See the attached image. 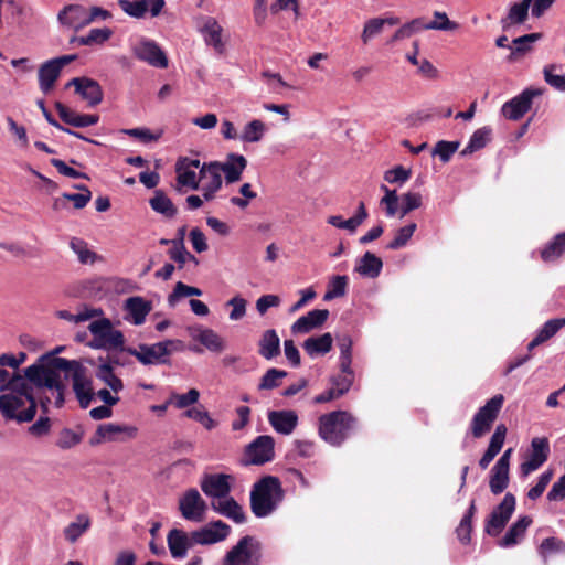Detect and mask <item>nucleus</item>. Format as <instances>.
<instances>
[{"label": "nucleus", "instance_id": "nucleus-1", "mask_svg": "<svg viewBox=\"0 0 565 565\" xmlns=\"http://www.w3.org/2000/svg\"><path fill=\"white\" fill-rule=\"evenodd\" d=\"M62 373L65 380L72 381V388L78 404L86 409L94 399L95 393L87 369L79 361L44 354L36 363L25 369L26 377L38 388H46L51 392L56 407H62L65 402L66 385L61 379Z\"/></svg>", "mask_w": 565, "mask_h": 565}, {"label": "nucleus", "instance_id": "nucleus-2", "mask_svg": "<svg viewBox=\"0 0 565 565\" xmlns=\"http://www.w3.org/2000/svg\"><path fill=\"white\" fill-rule=\"evenodd\" d=\"M284 498L285 490L278 477H262L252 487L250 510L256 518H266L278 509Z\"/></svg>", "mask_w": 565, "mask_h": 565}, {"label": "nucleus", "instance_id": "nucleus-3", "mask_svg": "<svg viewBox=\"0 0 565 565\" xmlns=\"http://www.w3.org/2000/svg\"><path fill=\"white\" fill-rule=\"evenodd\" d=\"M358 419L348 411H333L318 418L319 437L333 447H340L354 431Z\"/></svg>", "mask_w": 565, "mask_h": 565}, {"label": "nucleus", "instance_id": "nucleus-4", "mask_svg": "<svg viewBox=\"0 0 565 565\" xmlns=\"http://www.w3.org/2000/svg\"><path fill=\"white\" fill-rule=\"evenodd\" d=\"M88 330L93 334L92 348L103 349L108 352H127L124 333L120 330L114 329L108 318L92 321L88 326Z\"/></svg>", "mask_w": 565, "mask_h": 565}, {"label": "nucleus", "instance_id": "nucleus-5", "mask_svg": "<svg viewBox=\"0 0 565 565\" xmlns=\"http://www.w3.org/2000/svg\"><path fill=\"white\" fill-rule=\"evenodd\" d=\"M262 561V542L256 536L245 535L226 552L223 565H260Z\"/></svg>", "mask_w": 565, "mask_h": 565}, {"label": "nucleus", "instance_id": "nucleus-6", "mask_svg": "<svg viewBox=\"0 0 565 565\" xmlns=\"http://www.w3.org/2000/svg\"><path fill=\"white\" fill-rule=\"evenodd\" d=\"M0 413L8 420L31 422L36 413V401L26 394H3L0 396Z\"/></svg>", "mask_w": 565, "mask_h": 565}, {"label": "nucleus", "instance_id": "nucleus-7", "mask_svg": "<svg viewBox=\"0 0 565 565\" xmlns=\"http://www.w3.org/2000/svg\"><path fill=\"white\" fill-rule=\"evenodd\" d=\"M181 341L164 340L153 344H139L137 348H127V353L135 356L143 365L167 364L172 351L177 350Z\"/></svg>", "mask_w": 565, "mask_h": 565}, {"label": "nucleus", "instance_id": "nucleus-8", "mask_svg": "<svg viewBox=\"0 0 565 565\" xmlns=\"http://www.w3.org/2000/svg\"><path fill=\"white\" fill-rule=\"evenodd\" d=\"M503 403L504 396L502 394H497L478 409L470 424V430L473 438L479 439L491 430Z\"/></svg>", "mask_w": 565, "mask_h": 565}, {"label": "nucleus", "instance_id": "nucleus-9", "mask_svg": "<svg viewBox=\"0 0 565 565\" xmlns=\"http://www.w3.org/2000/svg\"><path fill=\"white\" fill-rule=\"evenodd\" d=\"M275 458V440L269 435L257 436L244 450L242 463L244 466H262Z\"/></svg>", "mask_w": 565, "mask_h": 565}, {"label": "nucleus", "instance_id": "nucleus-10", "mask_svg": "<svg viewBox=\"0 0 565 565\" xmlns=\"http://www.w3.org/2000/svg\"><path fill=\"white\" fill-rule=\"evenodd\" d=\"M77 58L76 54L62 55L40 65L38 71L39 87L43 94H49L60 78L64 66Z\"/></svg>", "mask_w": 565, "mask_h": 565}, {"label": "nucleus", "instance_id": "nucleus-11", "mask_svg": "<svg viewBox=\"0 0 565 565\" xmlns=\"http://www.w3.org/2000/svg\"><path fill=\"white\" fill-rule=\"evenodd\" d=\"M198 31L203 36L204 43L213 47L216 54L223 55L226 51L223 41V28L217 20L210 15H201L196 20Z\"/></svg>", "mask_w": 565, "mask_h": 565}, {"label": "nucleus", "instance_id": "nucleus-12", "mask_svg": "<svg viewBox=\"0 0 565 565\" xmlns=\"http://www.w3.org/2000/svg\"><path fill=\"white\" fill-rule=\"evenodd\" d=\"M543 92V88L524 89L520 95L503 104V116L510 120L521 119L531 109L533 98L541 96Z\"/></svg>", "mask_w": 565, "mask_h": 565}, {"label": "nucleus", "instance_id": "nucleus-13", "mask_svg": "<svg viewBox=\"0 0 565 565\" xmlns=\"http://www.w3.org/2000/svg\"><path fill=\"white\" fill-rule=\"evenodd\" d=\"M233 480V476L226 473H205L200 481V487L206 497L218 500L231 493Z\"/></svg>", "mask_w": 565, "mask_h": 565}, {"label": "nucleus", "instance_id": "nucleus-14", "mask_svg": "<svg viewBox=\"0 0 565 565\" xmlns=\"http://www.w3.org/2000/svg\"><path fill=\"white\" fill-rule=\"evenodd\" d=\"M179 510L185 520L200 522L206 511V503L200 492L195 488H191L179 499Z\"/></svg>", "mask_w": 565, "mask_h": 565}, {"label": "nucleus", "instance_id": "nucleus-15", "mask_svg": "<svg viewBox=\"0 0 565 565\" xmlns=\"http://www.w3.org/2000/svg\"><path fill=\"white\" fill-rule=\"evenodd\" d=\"M231 526L222 520L211 521L205 526L192 531V539L195 544L211 545L222 542L231 534Z\"/></svg>", "mask_w": 565, "mask_h": 565}, {"label": "nucleus", "instance_id": "nucleus-16", "mask_svg": "<svg viewBox=\"0 0 565 565\" xmlns=\"http://www.w3.org/2000/svg\"><path fill=\"white\" fill-rule=\"evenodd\" d=\"M550 443L546 437H534L531 441L530 454L521 463V472L524 476L537 470L550 456Z\"/></svg>", "mask_w": 565, "mask_h": 565}, {"label": "nucleus", "instance_id": "nucleus-17", "mask_svg": "<svg viewBox=\"0 0 565 565\" xmlns=\"http://www.w3.org/2000/svg\"><path fill=\"white\" fill-rule=\"evenodd\" d=\"M119 8L129 17L141 19L149 11L158 17L166 6L164 0H118Z\"/></svg>", "mask_w": 565, "mask_h": 565}, {"label": "nucleus", "instance_id": "nucleus-18", "mask_svg": "<svg viewBox=\"0 0 565 565\" xmlns=\"http://www.w3.org/2000/svg\"><path fill=\"white\" fill-rule=\"evenodd\" d=\"M134 54L138 60L147 62L151 66L159 68L168 67V57L154 41H141L138 45L135 46Z\"/></svg>", "mask_w": 565, "mask_h": 565}, {"label": "nucleus", "instance_id": "nucleus-19", "mask_svg": "<svg viewBox=\"0 0 565 565\" xmlns=\"http://www.w3.org/2000/svg\"><path fill=\"white\" fill-rule=\"evenodd\" d=\"M74 86L75 93L94 107L102 103L104 93L99 83L88 77H75L66 84V88Z\"/></svg>", "mask_w": 565, "mask_h": 565}, {"label": "nucleus", "instance_id": "nucleus-20", "mask_svg": "<svg viewBox=\"0 0 565 565\" xmlns=\"http://www.w3.org/2000/svg\"><path fill=\"white\" fill-rule=\"evenodd\" d=\"M119 434H126L129 438H134L137 435V428L113 423L99 425L95 434L90 437L89 445L97 446L104 441L119 440Z\"/></svg>", "mask_w": 565, "mask_h": 565}, {"label": "nucleus", "instance_id": "nucleus-21", "mask_svg": "<svg viewBox=\"0 0 565 565\" xmlns=\"http://www.w3.org/2000/svg\"><path fill=\"white\" fill-rule=\"evenodd\" d=\"M328 309H313L301 316L291 324L292 334H307L315 329L322 327L329 318Z\"/></svg>", "mask_w": 565, "mask_h": 565}, {"label": "nucleus", "instance_id": "nucleus-22", "mask_svg": "<svg viewBox=\"0 0 565 565\" xmlns=\"http://www.w3.org/2000/svg\"><path fill=\"white\" fill-rule=\"evenodd\" d=\"M57 19L62 25L78 31L89 25L87 9L81 4L65 6L58 13Z\"/></svg>", "mask_w": 565, "mask_h": 565}, {"label": "nucleus", "instance_id": "nucleus-23", "mask_svg": "<svg viewBox=\"0 0 565 565\" xmlns=\"http://www.w3.org/2000/svg\"><path fill=\"white\" fill-rule=\"evenodd\" d=\"M167 543L173 558L185 557L188 550L195 545L192 532L188 534L183 530L172 529L167 535Z\"/></svg>", "mask_w": 565, "mask_h": 565}, {"label": "nucleus", "instance_id": "nucleus-24", "mask_svg": "<svg viewBox=\"0 0 565 565\" xmlns=\"http://www.w3.org/2000/svg\"><path fill=\"white\" fill-rule=\"evenodd\" d=\"M211 508L216 513L234 521L237 524H242L246 521V514L238 502L230 494L226 498L212 500Z\"/></svg>", "mask_w": 565, "mask_h": 565}, {"label": "nucleus", "instance_id": "nucleus-25", "mask_svg": "<svg viewBox=\"0 0 565 565\" xmlns=\"http://www.w3.org/2000/svg\"><path fill=\"white\" fill-rule=\"evenodd\" d=\"M200 167L199 159L180 158L175 164L177 180L183 186H189L193 190L199 189V180L196 179L195 170Z\"/></svg>", "mask_w": 565, "mask_h": 565}, {"label": "nucleus", "instance_id": "nucleus-26", "mask_svg": "<svg viewBox=\"0 0 565 565\" xmlns=\"http://www.w3.org/2000/svg\"><path fill=\"white\" fill-rule=\"evenodd\" d=\"M268 422L275 431L290 435L297 427L298 415L295 411H271L268 413Z\"/></svg>", "mask_w": 565, "mask_h": 565}, {"label": "nucleus", "instance_id": "nucleus-27", "mask_svg": "<svg viewBox=\"0 0 565 565\" xmlns=\"http://www.w3.org/2000/svg\"><path fill=\"white\" fill-rule=\"evenodd\" d=\"M508 428L504 424H500L495 427L493 435L490 438L489 446L482 457L479 460V467L481 469H487L490 462L497 457V455L501 451Z\"/></svg>", "mask_w": 565, "mask_h": 565}, {"label": "nucleus", "instance_id": "nucleus-28", "mask_svg": "<svg viewBox=\"0 0 565 565\" xmlns=\"http://www.w3.org/2000/svg\"><path fill=\"white\" fill-rule=\"evenodd\" d=\"M124 309L130 317V321L136 324H142L146 317L151 311V302L145 300L142 297L134 296L125 301Z\"/></svg>", "mask_w": 565, "mask_h": 565}, {"label": "nucleus", "instance_id": "nucleus-29", "mask_svg": "<svg viewBox=\"0 0 565 565\" xmlns=\"http://www.w3.org/2000/svg\"><path fill=\"white\" fill-rule=\"evenodd\" d=\"M247 166V160L244 156L237 153L227 154L226 162H218L220 172L225 173L227 183H234L242 177L244 169Z\"/></svg>", "mask_w": 565, "mask_h": 565}, {"label": "nucleus", "instance_id": "nucleus-30", "mask_svg": "<svg viewBox=\"0 0 565 565\" xmlns=\"http://www.w3.org/2000/svg\"><path fill=\"white\" fill-rule=\"evenodd\" d=\"M333 338L330 332L318 337H310L302 343V349L310 358L326 355L332 350Z\"/></svg>", "mask_w": 565, "mask_h": 565}, {"label": "nucleus", "instance_id": "nucleus-31", "mask_svg": "<svg viewBox=\"0 0 565 565\" xmlns=\"http://www.w3.org/2000/svg\"><path fill=\"white\" fill-rule=\"evenodd\" d=\"M258 353L266 360H273L280 354V339L274 329L263 332L258 342Z\"/></svg>", "mask_w": 565, "mask_h": 565}, {"label": "nucleus", "instance_id": "nucleus-32", "mask_svg": "<svg viewBox=\"0 0 565 565\" xmlns=\"http://www.w3.org/2000/svg\"><path fill=\"white\" fill-rule=\"evenodd\" d=\"M383 268V262L380 257L371 252H366L360 257L355 264L354 271L363 277L376 278Z\"/></svg>", "mask_w": 565, "mask_h": 565}, {"label": "nucleus", "instance_id": "nucleus-33", "mask_svg": "<svg viewBox=\"0 0 565 565\" xmlns=\"http://www.w3.org/2000/svg\"><path fill=\"white\" fill-rule=\"evenodd\" d=\"M531 3L532 0H522L511 4L508 14L501 19L502 29L507 30L512 25L524 23L529 17Z\"/></svg>", "mask_w": 565, "mask_h": 565}, {"label": "nucleus", "instance_id": "nucleus-34", "mask_svg": "<svg viewBox=\"0 0 565 565\" xmlns=\"http://www.w3.org/2000/svg\"><path fill=\"white\" fill-rule=\"evenodd\" d=\"M565 326V318H556L547 320L543 327L537 331L533 340L527 344V351L531 352L534 348L548 341Z\"/></svg>", "mask_w": 565, "mask_h": 565}, {"label": "nucleus", "instance_id": "nucleus-35", "mask_svg": "<svg viewBox=\"0 0 565 565\" xmlns=\"http://www.w3.org/2000/svg\"><path fill=\"white\" fill-rule=\"evenodd\" d=\"M543 36L542 33H529L519 38H515L512 41V45L510 46V54L507 57L509 62L516 61L520 56L525 55L530 51H532V45L536 41L541 40Z\"/></svg>", "mask_w": 565, "mask_h": 565}, {"label": "nucleus", "instance_id": "nucleus-36", "mask_svg": "<svg viewBox=\"0 0 565 565\" xmlns=\"http://www.w3.org/2000/svg\"><path fill=\"white\" fill-rule=\"evenodd\" d=\"M531 524L532 519L530 516L523 515L519 518V520L509 527L508 532L500 541V546L510 547L518 544L519 540L524 536Z\"/></svg>", "mask_w": 565, "mask_h": 565}, {"label": "nucleus", "instance_id": "nucleus-37", "mask_svg": "<svg viewBox=\"0 0 565 565\" xmlns=\"http://www.w3.org/2000/svg\"><path fill=\"white\" fill-rule=\"evenodd\" d=\"M565 254V232L556 234L551 242L540 249V257L544 263H552Z\"/></svg>", "mask_w": 565, "mask_h": 565}, {"label": "nucleus", "instance_id": "nucleus-38", "mask_svg": "<svg viewBox=\"0 0 565 565\" xmlns=\"http://www.w3.org/2000/svg\"><path fill=\"white\" fill-rule=\"evenodd\" d=\"M149 204L154 212L162 214L167 218H172L178 213V209L171 199L161 190L154 191L153 196L149 200Z\"/></svg>", "mask_w": 565, "mask_h": 565}, {"label": "nucleus", "instance_id": "nucleus-39", "mask_svg": "<svg viewBox=\"0 0 565 565\" xmlns=\"http://www.w3.org/2000/svg\"><path fill=\"white\" fill-rule=\"evenodd\" d=\"M113 31L109 28L92 29L87 35L71 38L70 43L88 46L103 44L108 41Z\"/></svg>", "mask_w": 565, "mask_h": 565}, {"label": "nucleus", "instance_id": "nucleus-40", "mask_svg": "<svg viewBox=\"0 0 565 565\" xmlns=\"http://www.w3.org/2000/svg\"><path fill=\"white\" fill-rule=\"evenodd\" d=\"M95 375L109 386L113 392L118 393L124 390L122 381L115 374L109 363H99L96 367Z\"/></svg>", "mask_w": 565, "mask_h": 565}, {"label": "nucleus", "instance_id": "nucleus-41", "mask_svg": "<svg viewBox=\"0 0 565 565\" xmlns=\"http://www.w3.org/2000/svg\"><path fill=\"white\" fill-rule=\"evenodd\" d=\"M492 129L490 127H481L477 129L472 136L468 145L460 152L461 156L472 154L473 152L484 148L488 142L491 140Z\"/></svg>", "mask_w": 565, "mask_h": 565}, {"label": "nucleus", "instance_id": "nucleus-42", "mask_svg": "<svg viewBox=\"0 0 565 565\" xmlns=\"http://www.w3.org/2000/svg\"><path fill=\"white\" fill-rule=\"evenodd\" d=\"M70 247L77 255L78 262L83 265H93L99 258L83 238L72 237Z\"/></svg>", "mask_w": 565, "mask_h": 565}, {"label": "nucleus", "instance_id": "nucleus-43", "mask_svg": "<svg viewBox=\"0 0 565 565\" xmlns=\"http://www.w3.org/2000/svg\"><path fill=\"white\" fill-rule=\"evenodd\" d=\"M200 180L203 181V185L210 186L214 190H220L222 186V175L218 168V161L204 163L200 169Z\"/></svg>", "mask_w": 565, "mask_h": 565}, {"label": "nucleus", "instance_id": "nucleus-44", "mask_svg": "<svg viewBox=\"0 0 565 565\" xmlns=\"http://www.w3.org/2000/svg\"><path fill=\"white\" fill-rule=\"evenodd\" d=\"M90 527V519L86 514H78L74 522L64 529V537L70 543H75Z\"/></svg>", "mask_w": 565, "mask_h": 565}, {"label": "nucleus", "instance_id": "nucleus-45", "mask_svg": "<svg viewBox=\"0 0 565 565\" xmlns=\"http://www.w3.org/2000/svg\"><path fill=\"white\" fill-rule=\"evenodd\" d=\"M476 513L475 500L471 501L467 512L456 529L457 537L462 544H468L472 532V518Z\"/></svg>", "mask_w": 565, "mask_h": 565}, {"label": "nucleus", "instance_id": "nucleus-46", "mask_svg": "<svg viewBox=\"0 0 565 565\" xmlns=\"http://www.w3.org/2000/svg\"><path fill=\"white\" fill-rule=\"evenodd\" d=\"M38 387L34 383H32L26 375L14 374L9 381L7 385L1 386V390L9 388L11 392L9 394H26L34 396L33 387Z\"/></svg>", "mask_w": 565, "mask_h": 565}, {"label": "nucleus", "instance_id": "nucleus-47", "mask_svg": "<svg viewBox=\"0 0 565 565\" xmlns=\"http://www.w3.org/2000/svg\"><path fill=\"white\" fill-rule=\"evenodd\" d=\"M417 228L416 223H411L406 226L398 228L395 237L386 245L390 250H397L407 245Z\"/></svg>", "mask_w": 565, "mask_h": 565}, {"label": "nucleus", "instance_id": "nucleus-48", "mask_svg": "<svg viewBox=\"0 0 565 565\" xmlns=\"http://www.w3.org/2000/svg\"><path fill=\"white\" fill-rule=\"evenodd\" d=\"M265 131V124L259 119H254L244 127L239 139L244 142H258L264 137Z\"/></svg>", "mask_w": 565, "mask_h": 565}, {"label": "nucleus", "instance_id": "nucleus-49", "mask_svg": "<svg viewBox=\"0 0 565 565\" xmlns=\"http://www.w3.org/2000/svg\"><path fill=\"white\" fill-rule=\"evenodd\" d=\"M509 486V470L492 467L489 487L493 494L502 493Z\"/></svg>", "mask_w": 565, "mask_h": 565}, {"label": "nucleus", "instance_id": "nucleus-50", "mask_svg": "<svg viewBox=\"0 0 565 565\" xmlns=\"http://www.w3.org/2000/svg\"><path fill=\"white\" fill-rule=\"evenodd\" d=\"M287 374L288 373L286 371L276 367L267 370L266 373L260 379L258 390L267 391L280 386L281 380L285 379Z\"/></svg>", "mask_w": 565, "mask_h": 565}, {"label": "nucleus", "instance_id": "nucleus-51", "mask_svg": "<svg viewBox=\"0 0 565 565\" xmlns=\"http://www.w3.org/2000/svg\"><path fill=\"white\" fill-rule=\"evenodd\" d=\"M196 340L213 352H221L224 349L222 338L212 329L201 330L196 335Z\"/></svg>", "mask_w": 565, "mask_h": 565}, {"label": "nucleus", "instance_id": "nucleus-52", "mask_svg": "<svg viewBox=\"0 0 565 565\" xmlns=\"http://www.w3.org/2000/svg\"><path fill=\"white\" fill-rule=\"evenodd\" d=\"M349 279L347 276H334L328 284L323 300H332L347 294Z\"/></svg>", "mask_w": 565, "mask_h": 565}, {"label": "nucleus", "instance_id": "nucleus-53", "mask_svg": "<svg viewBox=\"0 0 565 565\" xmlns=\"http://www.w3.org/2000/svg\"><path fill=\"white\" fill-rule=\"evenodd\" d=\"M74 188L81 193H63L62 199L73 202L75 209L85 207L92 199V192L85 184H75Z\"/></svg>", "mask_w": 565, "mask_h": 565}, {"label": "nucleus", "instance_id": "nucleus-54", "mask_svg": "<svg viewBox=\"0 0 565 565\" xmlns=\"http://www.w3.org/2000/svg\"><path fill=\"white\" fill-rule=\"evenodd\" d=\"M423 204V196L418 192H407L401 196L399 216L404 217L412 211L419 209Z\"/></svg>", "mask_w": 565, "mask_h": 565}, {"label": "nucleus", "instance_id": "nucleus-55", "mask_svg": "<svg viewBox=\"0 0 565 565\" xmlns=\"http://www.w3.org/2000/svg\"><path fill=\"white\" fill-rule=\"evenodd\" d=\"M201 295H202L201 289H199L196 287L188 286V285L183 284L182 281H178L174 286L173 291L168 296V303H169V306L174 307L175 303L179 301V299L182 297L201 296Z\"/></svg>", "mask_w": 565, "mask_h": 565}, {"label": "nucleus", "instance_id": "nucleus-56", "mask_svg": "<svg viewBox=\"0 0 565 565\" xmlns=\"http://www.w3.org/2000/svg\"><path fill=\"white\" fill-rule=\"evenodd\" d=\"M460 146V142L459 141H446V140H440L438 141L433 151H431V154L435 157V156H438L439 159L446 163L448 162L451 157L456 153V151L458 150Z\"/></svg>", "mask_w": 565, "mask_h": 565}, {"label": "nucleus", "instance_id": "nucleus-57", "mask_svg": "<svg viewBox=\"0 0 565 565\" xmlns=\"http://www.w3.org/2000/svg\"><path fill=\"white\" fill-rule=\"evenodd\" d=\"M561 68L557 64H548L543 68L545 82L553 88L559 92H565V75H558L554 72Z\"/></svg>", "mask_w": 565, "mask_h": 565}, {"label": "nucleus", "instance_id": "nucleus-58", "mask_svg": "<svg viewBox=\"0 0 565 565\" xmlns=\"http://www.w3.org/2000/svg\"><path fill=\"white\" fill-rule=\"evenodd\" d=\"M83 439L82 433H76L70 428H63L57 436L56 446L61 449H71L78 445Z\"/></svg>", "mask_w": 565, "mask_h": 565}, {"label": "nucleus", "instance_id": "nucleus-59", "mask_svg": "<svg viewBox=\"0 0 565 565\" xmlns=\"http://www.w3.org/2000/svg\"><path fill=\"white\" fill-rule=\"evenodd\" d=\"M199 397L200 392L196 388H191L185 394H171L169 403L173 404L179 409H183L198 403Z\"/></svg>", "mask_w": 565, "mask_h": 565}, {"label": "nucleus", "instance_id": "nucleus-60", "mask_svg": "<svg viewBox=\"0 0 565 565\" xmlns=\"http://www.w3.org/2000/svg\"><path fill=\"white\" fill-rule=\"evenodd\" d=\"M509 520V518L504 515H499L498 513L492 511L486 521V533L493 537L498 536L501 533V531L505 527Z\"/></svg>", "mask_w": 565, "mask_h": 565}, {"label": "nucleus", "instance_id": "nucleus-61", "mask_svg": "<svg viewBox=\"0 0 565 565\" xmlns=\"http://www.w3.org/2000/svg\"><path fill=\"white\" fill-rule=\"evenodd\" d=\"M434 18V21L426 24V30L455 31L459 28V24L450 21L445 12L435 11Z\"/></svg>", "mask_w": 565, "mask_h": 565}, {"label": "nucleus", "instance_id": "nucleus-62", "mask_svg": "<svg viewBox=\"0 0 565 565\" xmlns=\"http://www.w3.org/2000/svg\"><path fill=\"white\" fill-rule=\"evenodd\" d=\"M184 415L189 418L194 419L200 423L206 429L211 430L216 427V422L210 416L209 412L203 409V407H192L185 411Z\"/></svg>", "mask_w": 565, "mask_h": 565}, {"label": "nucleus", "instance_id": "nucleus-63", "mask_svg": "<svg viewBox=\"0 0 565 565\" xmlns=\"http://www.w3.org/2000/svg\"><path fill=\"white\" fill-rule=\"evenodd\" d=\"M539 551L544 557L555 553H565V542L555 536L546 537L542 541Z\"/></svg>", "mask_w": 565, "mask_h": 565}, {"label": "nucleus", "instance_id": "nucleus-64", "mask_svg": "<svg viewBox=\"0 0 565 565\" xmlns=\"http://www.w3.org/2000/svg\"><path fill=\"white\" fill-rule=\"evenodd\" d=\"M384 28L383 18H373L365 22L361 39L364 44L369 43L371 39L380 34Z\"/></svg>", "mask_w": 565, "mask_h": 565}]
</instances>
